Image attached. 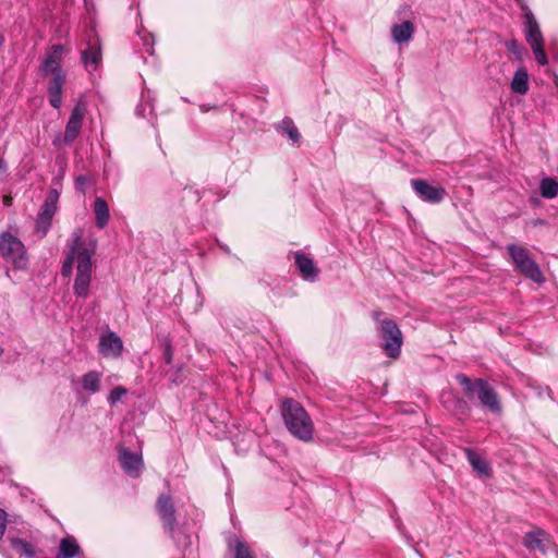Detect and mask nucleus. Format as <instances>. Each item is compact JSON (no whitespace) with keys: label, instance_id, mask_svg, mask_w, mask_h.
Returning a JSON list of instances; mask_svg holds the SVG:
<instances>
[{"label":"nucleus","instance_id":"nucleus-24","mask_svg":"<svg viewBox=\"0 0 558 558\" xmlns=\"http://www.w3.org/2000/svg\"><path fill=\"white\" fill-rule=\"evenodd\" d=\"M543 534L544 533L541 530L526 533L523 545L529 550H539L544 553L545 546L542 538Z\"/></svg>","mask_w":558,"mask_h":558},{"label":"nucleus","instance_id":"nucleus-17","mask_svg":"<svg viewBox=\"0 0 558 558\" xmlns=\"http://www.w3.org/2000/svg\"><path fill=\"white\" fill-rule=\"evenodd\" d=\"M93 209L97 228L104 229L110 219V211L107 202L102 197H96Z\"/></svg>","mask_w":558,"mask_h":558},{"label":"nucleus","instance_id":"nucleus-38","mask_svg":"<svg viewBox=\"0 0 558 558\" xmlns=\"http://www.w3.org/2000/svg\"><path fill=\"white\" fill-rule=\"evenodd\" d=\"M520 7V9L523 11V12H526V10H530L527 3H526V0H515Z\"/></svg>","mask_w":558,"mask_h":558},{"label":"nucleus","instance_id":"nucleus-23","mask_svg":"<svg viewBox=\"0 0 558 558\" xmlns=\"http://www.w3.org/2000/svg\"><path fill=\"white\" fill-rule=\"evenodd\" d=\"M59 192L56 189L49 191L43 206L40 207L39 213L44 216L53 217L57 211V205L59 201Z\"/></svg>","mask_w":558,"mask_h":558},{"label":"nucleus","instance_id":"nucleus-15","mask_svg":"<svg viewBox=\"0 0 558 558\" xmlns=\"http://www.w3.org/2000/svg\"><path fill=\"white\" fill-rule=\"evenodd\" d=\"M414 34V25L410 21L395 24L391 27V36L395 43L404 44L412 39Z\"/></svg>","mask_w":558,"mask_h":558},{"label":"nucleus","instance_id":"nucleus-30","mask_svg":"<svg viewBox=\"0 0 558 558\" xmlns=\"http://www.w3.org/2000/svg\"><path fill=\"white\" fill-rule=\"evenodd\" d=\"M129 393L128 389L122 387V386H118L116 388H113L109 395H108V398H107V401L108 403L113 407L116 405L119 401H121L124 397H126Z\"/></svg>","mask_w":558,"mask_h":558},{"label":"nucleus","instance_id":"nucleus-2","mask_svg":"<svg viewBox=\"0 0 558 558\" xmlns=\"http://www.w3.org/2000/svg\"><path fill=\"white\" fill-rule=\"evenodd\" d=\"M63 57L62 45H53L39 65L43 76H50L48 84V99L52 108L59 109L62 105L63 86L66 74L61 66Z\"/></svg>","mask_w":558,"mask_h":558},{"label":"nucleus","instance_id":"nucleus-5","mask_svg":"<svg viewBox=\"0 0 558 558\" xmlns=\"http://www.w3.org/2000/svg\"><path fill=\"white\" fill-rule=\"evenodd\" d=\"M377 330L385 354L390 359H398L401 353L403 338L397 323L390 318L379 320Z\"/></svg>","mask_w":558,"mask_h":558},{"label":"nucleus","instance_id":"nucleus-14","mask_svg":"<svg viewBox=\"0 0 558 558\" xmlns=\"http://www.w3.org/2000/svg\"><path fill=\"white\" fill-rule=\"evenodd\" d=\"M464 453L468 459V462L471 464L473 470L477 472L480 476H490L492 469L489 466V463L484 458H482L471 448H465Z\"/></svg>","mask_w":558,"mask_h":558},{"label":"nucleus","instance_id":"nucleus-40","mask_svg":"<svg viewBox=\"0 0 558 558\" xmlns=\"http://www.w3.org/2000/svg\"><path fill=\"white\" fill-rule=\"evenodd\" d=\"M219 247H220L225 253L230 254V248H229L227 245H225V244H220V243H219Z\"/></svg>","mask_w":558,"mask_h":558},{"label":"nucleus","instance_id":"nucleus-27","mask_svg":"<svg viewBox=\"0 0 558 558\" xmlns=\"http://www.w3.org/2000/svg\"><path fill=\"white\" fill-rule=\"evenodd\" d=\"M229 546L233 550L234 558H255L247 544L240 539H235L233 544L230 542Z\"/></svg>","mask_w":558,"mask_h":558},{"label":"nucleus","instance_id":"nucleus-41","mask_svg":"<svg viewBox=\"0 0 558 558\" xmlns=\"http://www.w3.org/2000/svg\"><path fill=\"white\" fill-rule=\"evenodd\" d=\"M136 113H137L138 116H144V111H143V109H142V107H141V106H137V107H136Z\"/></svg>","mask_w":558,"mask_h":558},{"label":"nucleus","instance_id":"nucleus-43","mask_svg":"<svg viewBox=\"0 0 558 558\" xmlns=\"http://www.w3.org/2000/svg\"><path fill=\"white\" fill-rule=\"evenodd\" d=\"M378 317H379V313H375V314H374V318H375L376 320H378Z\"/></svg>","mask_w":558,"mask_h":558},{"label":"nucleus","instance_id":"nucleus-1","mask_svg":"<svg viewBox=\"0 0 558 558\" xmlns=\"http://www.w3.org/2000/svg\"><path fill=\"white\" fill-rule=\"evenodd\" d=\"M72 238V244L62 264L61 275L63 277H70L73 271V265L76 263L73 293L76 298L86 300L90 295L93 275L92 258L95 255V246L87 247L83 245L80 232L73 233Z\"/></svg>","mask_w":558,"mask_h":558},{"label":"nucleus","instance_id":"nucleus-36","mask_svg":"<svg viewBox=\"0 0 558 558\" xmlns=\"http://www.w3.org/2000/svg\"><path fill=\"white\" fill-rule=\"evenodd\" d=\"M7 529V512L0 508V539L3 537Z\"/></svg>","mask_w":558,"mask_h":558},{"label":"nucleus","instance_id":"nucleus-32","mask_svg":"<svg viewBox=\"0 0 558 558\" xmlns=\"http://www.w3.org/2000/svg\"><path fill=\"white\" fill-rule=\"evenodd\" d=\"M138 36L143 40V48H144V50L147 53L153 54L154 53V38H153V36L150 34L142 35L140 32H138Z\"/></svg>","mask_w":558,"mask_h":558},{"label":"nucleus","instance_id":"nucleus-10","mask_svg":"<svg viewBox=\"0 0 558 558\" xmlns=\"http://www.w3.org/2000/svg\"><path fill=\"white\" fill-rule=\"evenodd\" d=\"M119 461L124 472L132 477H137L143 471L144 463L141 453L121 448L119 450Z\"/></svg>","mask_w":558,"mask_h":558},{"label":"nucleus","instance_id":"nucleus-13","mask_svg":"<svg viewBox=\"0 0 558 558\" xmlns=\"http://www.w3.org/2000/svg\"><path fill=\"white\" fill-rule=\"evenodd\" d=\"M524 31L530 46L544 43L539 25L531 10L524 12Z\"/></svg>","mask_w":558,"mask_h":558},{"label":"nucleus","instance_id":"nucleus-44","mask_svg":"<svg viewBox=\"0 0 558 558\" xmlns=\"http://www.w3.org/2000/svg\"><path fill=\"white\" fill-rule=\"evenodd\" d=\"M202 110H203V111H207L208 109H207V108H205L204 106H202Z\"/></svg>","mask_w":558,"mask_h":558},{"label":"nucleus","instance_id":"nucleus-4","mask_svg":"<svg viewBox=\"0 0 558 558\" xmlns=\"http://www.w3.org/2000/svg\"><path fill=\"white\" fill-rule=\"evenodd\" d=\"M456 379L463 387L465 395L470 399L476 395L482 407L486 408L492 413H501L502 405L498 393L486 379L477 378L472 380L464 374H457Z\"/></svg>","mask_w":558,"mask_h":558},{"label":"nucleus","instance_id":"nucleus-11","mask_svg":"<svg viewBox=\"0 0 558 558\" xmlns=\"http://www.w3.org/2000/svg\"><path fill=\"white\" fill-rule=\"evenodd\" d=\"M99 353L106 357H118L122 354L123 342L113 331H108L99 339Z\"/></svg>","mask_w":558,"mask_h":558},{"label":"nucleus","instance_id":"nucleus-31","mask_svg":"<svg viewBox=\"0 0 558 558\" xmlns=\"http://www.w3.org/2000/svg\"><path fill=\"white\" fill-rule=\"evenodd\" d=\"M532 51L535 56V59L537 60L538 64L546 65L548 63L545 50H544V44H536L531 45Z\"/></svg>","mask_w":558,"mask_h":558},{"label":"nucleus","instance_id":"nucleus-34","mask_svg":"<svg viewBox=\"0 0 558 558\" xmlns=\"http://www.w3.org/2000/svg\"><path fill=\"white\" fill-rule=\"evenodd\" d=\"M454 400V410L461 414H465L469 411V407L466 402L461 398H453Z\"/></svg>","mask_w":558,"mask_h":558},{"label":"nucleus","instance_id":"nucleus-20","mask_svg":"<svg viewBox=\"0 0 558 558\" xmlns=\"http://www.w3.org/2000/svg\"><path fill=\"white\" fill-rule=\"evenodd\" d=\"M80 553L81 548L75 538L68 536L61 539L57 558H74Z\"/></svg>","mask_w":558,"mask_h":558},{"label":"nucleus","instance_id":"nucleus-29","mask_svg":"<svg viewBox=\"0 0 558 558\" xmlns=\"http://www.w3.org/2000/svg\"><path fill=\"white\" fill-rule=\"evenodd\" d=\"M52 217L44 216L38 213L37 219L35 222V230L39 234L40 238L45 236L51 226Z\"/></svg>","mask_w":558,"mask_h":558},{"label":"nucleus","instance_id":"nucleus-37","mask_svg":"<svg viewBox=\"0 0 558 558\" xmlns=\"http://www.w3.org/2000/svg\"><path fill=\"white\" fill-rule=\"evenodd\" d=\"M165 360L167 364H170L172 362V350L170 345L166 348Z\"/></svg>","mask_w":558,"mask_h":558},{"label":"nucleus","instance_id":"nucleus-35","mask_svg":"<svg viewBox=\"0 0 558 558\" xmlns=\"http://www.w3.org/2000/svg\"><path fill=\"white\" fill-rule=\"evenodd\" d=\"M506 48L515 56H519L521 52L520 45L517 39H510L506 41Z\"/></svg>","mask_w":558,"mask_h":558},{"label":"nucleus","instance_id":"nucleus-45","mask_svg":"<svg viewBox=\"0 0 558 558\" xmlns=\"http://www.w3.org/2000/svg\"><path fill=\"white\" fill-rule=\"evenodd\" d=\"M3 353V349L0 347V356L2 355Z\"/></svg>","mask_w":558,"mask_h":558},{"label":"nucleus","instance_id":"nucleus-16","mask_svg":"<svg viewBox=\"0 0 558 558\" xmlns=\"http://www.w3.org/2000/svg\"><path fill=\"white\" fill-rule=\"evenodd\" d=\"M101 373L89 371L81 378V387L88 395H95L101 390Z\"/></svg>","mask_w":558,"mask_h":558},{"label":"nucleus","instance_id":"nucleus-25","mask_svg":"<svg viewBox=\"0 0 558 558\" xmlns=\"http://www.w3.org/2000/svg\"><path fill=\"white\" fill-rule=\"evenodd\" d=\"M539 191L544 198H555L558 195V182L554 178H544L541 180Z\"/></svg>","mask_w":558,"mask_h":558},{"label":"nucleus","instance_id":"nucleus-9","mask_svg":"<svg viewBox=\"0 0 558 558\" xmlns=\"http://www.w3.org/2000/svg\"><path fill=\"white\" fill-rule=\"evenodd\" d=\"M87 108L83 100L77 101L71 111V116L66 122L63 142L71 145L80 134L83 125V120L86 114Z\"/></svg>","mask_w":558,"mask_h":558},{"label":"nucleus","instance_id":"nucleus-26","mask_svg":"<svg viewBox=\"0 0 558 558\" xmlns=\"http://www.w3.org/2000/svg\"><path fill=\"white\" fill-rule=\"evenodd\" d=\"M10 542L13 549H15L21 556H24L26 558H33L36 555L34 546L26 541L14 537L11 538Z\"/></svg>","mask_w":558,"mask_h":558},{"label":"nucleus","instance_id":"nucleus-28","mask_svg":"<svg viewBox=\"0 0 558 558\" xmlns=\"http://www.w3.org/2000/svg\"><path fill=\"white\" fill-rule=\"evenodd\" d=\"M507 250L517 267L530 257L527 250L515 244H509Z\"/></svg>","mask_w":558,"mask_h":558},{"label":"nucleus","instance_id":"nucleus-7","mask_svg":"<svg viewBox=\"0 0 558 558\" xmlns=\"http://www.w3.org/2000/svg\"><path fill=\"white\" fill-rule=\"evenodd\" d=\"M156 507L163 527L169 535L178 543L179 546H187V536H184V541L181 543V539L175 535V509L171 497L169 495H161L157 500Z\"/></svg>","mask_w":558,"mask_h":558},{"label":"nucleus","instance_id":"nucleus-18","mask_svg":"<svg viewBox=\"0 0 558 558\" xmlns=\"http://www.w3.org/2000/svg\"><path fill=\"white\" fill-rule=\"evenodd\" d=\"M517 268L520 270L521 274H523L526 278L531 279L534 282L541 283L544 280L543 274L538 265L531 256L523 260L521 265H519Z\"/></svg>","mask_w":558,"mask_h":558},{"label":"nucleus","instance_id":"nucleus-33","mask_svg":"<svg viewBox=\"0 0 558 558\" xmlns=\"http://www.w3.org/2000/svg\"><path fill=\"white\" fill-rule=\"evenodd\" d=\"M89 180L87 177L85 175H78L76 179H75V189L81 192V193H85V187L86 185L88 184Z\"/></svg>","mask_w":558,"mask_h":558},{"label":"nucleus","instance_id":"nucleus-3","mask_svg":"<svg viewBox=\"0 0 558 558\" xmlns=\"http://www.w3.org/2000/svg\"><path fill=\"white\" fill-rule=\"evenodd\" d=\"M281 415L288 430L298 439H313L314 424L306 410L293 399H286L281 404Z\"/></svg>","mask_w":558,"mask_h":558},{"label":"nucleus","instance_id":"nucleus-21","mask_svg":"<svg viewBox=\"0 0 558 558\" xmlns=\"http://www.w3.org/2000/svg\"><path fill=\"white\" fill-rule=\"evenodd\" d=\"M511 89L514 94L524 95L529 90V74L524 68H520L514 72L511 81Z\"/></svg>","mask_w":558,"mask_h":558},{"label":"nucleus","instance_id":"nucleus-8","mask_svg":"<svg viewBox=\"0 0 558 558\" xmlns=\"http://www.w3.org/2000/svg\"><path fill=\"white\" fill-rule=\"evenodd\" d=\"M410 183L416 196L425 203L439 204L447 196L442 186L432 185L423 179H412Z\"/></svg>","mask_w":558,"mask_h":558},{"label":"nucleus","instance_id":"nucleus-6","mask_svg":"<svg viewBox=\"0 0 558 558\" xmlns=\"http://www.w3.org/2000/svg\"><path fill=\"white\" fill-rule=\"evenodd\" d=\"M0 255L15 269H25L28 265L24 244L8 232L0 235Z\"/></svg>","mask_w":558,"mask_h":558},{"label":"nucleus","instance_id":"nucleus-42","mask_svg":"<svg viewBox=\"0 0 558 558\" xmlns=\"http://www.w3.org/2000/svg\"><path fill=\"white\" fill-rule=\"evenodd\" d=\"M5 163L2 160H0V170H5Z\"/></svg>","mask_w":558,"mask_h":558},{"label":"nucleus","instance_id":"nucleus-12","mask_svg":"<svg viewBox=\"0 0 558 558\" xmlns=\"http://www.w3.org/2000/svg\"><path fill=\"white\" fill-rule=\"evenodd\" d=\"M294 259L296 268L304 280L310 282L317 280L319 270L311 257L304 253L298 252Z\"/></svg>","mask_w":558,"mask_h":558},{"label":"nucleus","instance_id":"nucleus-19","mask_svg":"<svg viewBox=\"0 0 558 558\" xmlns=\"http://www.w3.org/2000/svg\"><path fill=\"white\" fill-rule=\"evenodd\" d=\"M100 60L101 51L96 45H89L88 48L82 52V62L88 71H95Z\"/></svg>","mask_w":558,"mask_h":558},{"label":"nucleus","instance_id":"nucleus-22","mask_svg":"<svg viewBox=\"0 0 558 558\" xmlns=\"http://www.w3.org/2000/svg\"><path fill=\"white\" fill-rule=\"evenodd\" d=\"M277 131L280 132L281 134L287 135L289 140L292 142V144L298 143L301 138V134L298 128L290 118H284L277 126Z\"/></svg>","mask_w":558,"mask_h":558},{"label":"nucleus","instance_id":"nucleus-39","mask_svg":"<svg viewBox=\"0 0 558 558\" xmlns=\"http://www.w3.org/2000/svg\"><path fill=\"white\" fill-rule=\"evenodd\" d=\"M4 44H5V37L2 34H0V51L3 49Z\"/></svg>","mask_w":558,"mask_h":558}]
</instances>
